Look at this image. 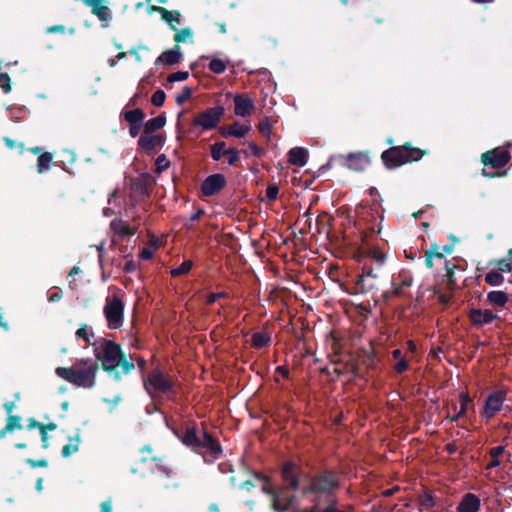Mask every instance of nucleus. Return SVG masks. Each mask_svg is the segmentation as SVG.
I'll list each match as a JSON object with an SVG mask.
<instances>
[{
	"label": "nucleus",
	"mask_w": 512,
	"mask_h": 512,
	"mask_svg": "<svg viewBox=\"0 0 512 512\" xmlns=\"http://www.w3.org/2000/svg\"><path fill=\"white\" fill-rule=\"evenodd\" d=\"M113 232L120 237L133 236L136 233V228L130 227L125 221L114 219L110 223Z\"/></svg>",
	"instance_id": "nucleus-25"
},
{
	"label": "nucleus",
	"mask_w": 512,
	"mask_h": 512,
	"mask_svg": "<svg viewBox=\"0 0 512 512\" xmlns=\"http://www.w3.org/2000/svg\"><path fill=\"white\" fill-rule=\"evenodd\" d=\"M444 254L440 252V247L436 243H432L430 249L425 252V265L427 268L432 269L434 267V261L443 260Z\"/></svg>",
	"instance_id": "nucleus-27"
},
{
	"label": "nucleus",
	"mask_w": 512,
	"mask_h": 512,
	"mask_svg": "<svg viewBox=\"0 0 512 512\" xmlns=\"http://www.w3.org/2000/svg\"><path fill=\"white\" fill-rule=\"evenodd\" d=\"M261 491L264 494L271 496V499H274V495L276 494L277 488H274L270 483H263Z\"/></svg>",
	"instance_id": "nucleus-64"
},
{
	"label": "nucleus",
	"mask_w": 512,
	"mask_h": 512,
	"mask_svg": "<svg viewBox=\"0 0 512 512\" xmlns=\"http://www.w3.org/2000/svg\"><path fill=\"white\" fill-rule=\"evenodd\" d=\"M391 355H392L393 359L397 361L395 363V365L393 366V369L397 374H402L410 368L409 361L403 355L401 349H394L391 352Z\"/></svg>",
	"instance_id": "nucleus-26"
},
{
	"label": "nucleus",
	"mask_w": 512,
	"mask_h": 512,
	"mask_svg": "<svg viewBox=\"0 0 512 512\" xmlns=\"http://www.w3.org/2000/svg\"><path fill=\"white\" fill-rule=\"evenodd\" d=\"M98 370L97 362L90 358H83L77 360L71 367H57L55 373L58 377L77 387L90 389L96 384Z\"/></svg>",
	"instance_id": "nucleus-3"
},
{
	"label": "nucleus",
	"mask_w": 512,
	"mask_h": 512,
	"mask_svg": "<svg viewBox=\"0 0 512 512\" xmlns=\"http://www.w3.org/2000/svg\"><path fill=\"white\" fill-rule=\"evenodd\" d=\"M308 484L302 488V495H323L322 499H337L336 491L340 488V478L336 471L325 469L314 475H306Z\"/></svg>",
	"instance_id": "nucleus-4"
},
{
	"label": "nucleus",
	"mask_w": 512,
	"mask_h": 512,
	"mask_svg": "<svg viewBox=\"0 0 512 512\" xmlns=\"http://www.w3.org/2000/svg\"><path fill=\"white\" fill-rule=\"evenodd\" d=\"M225 155H228V165L230 166L236 165L240 160L239 151L236 148L226 149Z\"/></svg>",
	"instance_id": "nucleus-54"
},
{
	"label": "nucleus",
	"mask_w": 512,
	"mask_h": 512,
	"mask_svg": "<svg viewBox=\"0 0 512 512\" xmlns=\"http://www.w3.org/2000/svg\"><path fill=\"white\" fill-rule=\"evenodd\" d=\"M445 268H446V274L444 275L446 287L449 290H454L457 287L456 281H455V269L458 268L457 265L451 263L449 260H445Z\"/></svg>",
	"instance_id": "nucleus-30"
},
{
	"label": "nucleus",
	"mask_w": 512,
	"mask_h": 512,
	"mask_svg": "<svg viewBox=\"0 0 512 512\" xmlns=\"http://www.w3.org/2000/svg\"><path fill=\"white\" fill-rule=\"evenodd\" d=\"M340 163L350 170L356 172L364 171L370 164L369 157L366 153H350L347 156H339Z\"/></svg>",
	"instance_id": "nucleus-15"
},
{
	"label": "nucleus",
	"mask_w": 512,
	"mask_h": 512,
	"mask_svg": "<svg viewBox=\"0 0 512 512\" xmlns=\"http://www.w3.org/2000/svg\"><path fill=\"white\" fill-rule=\"evenodd\" d=\"M254 110V103L249 97L236 95L234 97V113L240 117L249 116Z\"/></svg>",
	"instance_id": "nucleus-21"
},
{
	"label": "nucleus",
	"mask_w": 512,
	"mask_h": 512,
	"mask_svg": "<svg viewBox=\"0 0 512 512\" xmlns=\"http://www.w3.org/2000/svg\"><path fill=\"white\" fill-rule=\"evenodd\" d=\"M503 401L504 397L502 392L496 391L491 393L486 399L482 415L487 419H491L501 410Z\"/></svg>",
	"instance_id": "nucleus-18"
},
{
	"label": "nucleus",
	"mask_w": 512,
	"mask_h": 512,
	"mask_svg": "<svg viewBox=\"0 0 512 512\" xmlns=\"http://www.w3.org/2000/svg\"><path fill=\"white\" fill-rule=\"evenodd\" d=\"M496 264L497 271L500 273L510 272L512 270V263L506 258H502L496 261H491L490 266Z\"/></svg>",
	"instance_id": "nucleus-46"
},
{
	"label": "nucleus",
	"mask_w": 512,
	"mask_h": 512,
	"mask_svg": "<svg viewBox=\"0 0 512 512\" xmlns=\"http://www.w3.org/2000/svg\"><path fill=\"white\" fill-rule=\"evenodd\" d=\"M469 320L473 326L482 327L491 324L493 321L498 319V315L492 310L479 308H472L468 314Z\"/></svg>",
	"instance_id": "nucleus-16"
},
{
	"label": "nucleus",
	"mask_w": 512,
	"mask_h": 512,
	"mask_svg": "<svg viewBox=\"0 0 512 512\" xmlns=\"http://www.w3.org/2000/svg\"><path fill=\"white\" fill-rule=\"evenodd\" d=\"M169 13L170 15L166 16V18H162V20L167 22L171 30L177 31V26L181 24V13L179 10H169Z\"/></svg>",
	"instance_id": "nucleus-38"
},
{
	"label": "nucleus",
	"mask_w": 512,
	"mask_h": 512,
	"mask_svg": "<svg viewBox=\"0 0 512 512\" xmlns=\"http://www.w3.org/2000/svg\"><path fill=\"white\" fill-rule=\"evenodd\" d=\"M271 123L269 121V118L268 117H265L263 118L259 124H258V130L259 132L263 135V136H266L267 138L270 137V134H271Z\"/></svg>",
	"instance_id": "nucleus-51"
},
{
	"label": "nucleus",
	"mask_w": 512,
	"mask_h": 512,
	"mask_svg": "<svg viewBox=\"0 0 512 512\" xmlns=\"http://www.w3.org/2000/svg\"><path fill=\"white\" fill-rule=\"evenodd\" d=\"M166 99L165 92L163 90H156L151 97V103L156 107L163 106Z\"/></svg>",
	"instance_id": "nucleus-50"
},
{
	"label": "nucleus",
	"mask_w": 512,
	"mask_h": 512,
	"mask_svg": "<svg viewBox=\"0 0 512 512\" xmlns=\"http://www.w3.org/2000/svg\"><path fill=\"white\" fill-rule=\"evenodd\" d=\"M192 94H193L192 88L189 86H184L182 88V91L176 96L177 105H179V106L183 105L186 101H188L192 97Z\"/></svg>",
	"instance_id": "nucleus-45"
},
{
	"label": "nucleus",
	"mask_w": 512,
	"mask_h": 512,
	"mask_svg": "<svg viewBox=\"0 0 512 512\" xmlns=\"http://www.w3.org/2000/svg\"><path fill=\"white\" fill-rule=\"evenodd\" d=\"M279 187L276 184H269L266 188V198L269 201H275L278 197Z\"/></svg>",
	"instance_id": "nucleus-57"
},
{
	"label": "nucleus",
	"mask_w": 512,
	"mask_h": 512,
	"mask_svg": "<svg viewBox=\"0 0 512 512\" xmlns=\"http://www.w3.org/2000/svg\"><path fill=\"white\" fill-rule=\"evenodd\" d=\"M166 123V116L164 113L149 119L144 124V133L145 134H152L158 130H160Z\"/></svg>",
	"instance_id": "nucleus-28"
},
{
	"label": "nucleus",
	"mask_w": 512,
	"mask_h": 512,
	"mask_svg": "<svg viewBox=\"0 0 512 512\" xmlns=\"http://www.w3.org/2000/svg\"><path fill=\"white\" fill-rule=\"evenodd\" d=\"M53 162V154L50 152H43L37 159V172L42 174L48 170Z\"/></svg>",
	"instance_id": "nucleus-34"
},
{
	"label": "nucleus",
	"mask_w": 512,
	"mask_h": 512,
	"mask_svg": "<svg viewBox=\"0 0 512 512\" xmlns=\"http://www.w3.org/2000/svg\"><path fill=\"white\" fill-rule=\"evenodd\" d=\"M79 433L75 435L74 438L69 437V443L64 445L61 451V454L64 458L69 457L71 454L75 453L79 449Z\"/></svg>",
	"instance_id": "nucleus-36"
},
{
	"label": "nucleus",
	"mask_w": 512,
	"mask_h": 512,
	"mask_svg": "<svg viewBox=\"0 0 512 512\" xmlns=\"http://www.w3.org/2000/svg\"><path fill=\"white\" fill-rule=\"evenodd\" d=\"M226 154V143L219 141L210 146V155L214 161H219Z\"/></svg>",
	"instance_id": "nucleus-37"
},
{
	"label": "nucleus",
	"mask_w": 512,
	"mask_h": 512,
	"mask_svg": "<svg viewBox=\"0 0 512 512\" xmlns=\"http://www.w3.org/2000/svg\"><path fill=\"white\" fill-rule=\"evenodd\" d=\"M182 57L183 54L181 53L180 46L176 44L172 49L166 50L163 53H161L155 60V65L159 66L163 64L167 66H173L180 63Z\"/></svg>",
	"instance_id": "nucleus-19"
},
{
	"label": "nucleus",
	"mask_w": 512,
	"mask_h": 512,
	"mask_svg": "<svg viewBox=\"0 0 512 512\" xmlns=\"http://www.w3.org/2000/svg\"><path fill=\"white\" fill-rule=\"evenodd\" d=\"M188 77H189L188 71H177V72L169 74L167 77V81L169 83H174V82H178V81H184V80L188 79Z\"/></svg>",
	"instance_id": "nucleus-52"
},
{
	"label": "nucleus",
	"mask_w": 512,
	"mask_h": 512,
	"mask_svg": "<svg viewBox=\"0 0 512 512\" xmlns=\"http://www.w3.org/2000/svg\"><path fill=\"white\" fill-rule=\"evenodd\" d=\"M227 297H228V293L225 291H221V292H217V293H210L207 295L205 303H206V305H212L219 299L227 298Z\"/></svg>",
	"instance_id": "nucleus-55"
},
{
	"label": "nucleus",
	"mask_w": 512,
	"mask_h": 512,
	"mask_svg": "<svg viewBox=\"0 0 512 512\" xmlns=\"http://www.w3.org/2000/svg\"><path fill=\"white\" fill-rule=\"evenodd\" d=\"M487 301L495 307H504L508 302V296L503 291H490L487 294Z\"/></svg>",
	"instance_id": "nucleus-31"
},
{
	"label": "nucleus",
	"mask_w": 512,
	"mask_h": 512,
	"mask_svg": "<svg viewBox=\"0 0 512 512\" xmlns=\"http://www.w3.org/2000/svg\"><path fill=\"white\" fill-rule=\"evenodd\" d=\"M459 398H460V409L458 411V416H464L467 411V406L469 403L472 402V399L469 396V394L465 393V392H461Z\"/></svg>",
	"instance_id": "nucleus-49"
},
{
	"label": "nucleus",
	"mask_w": 512,
	"mask_h": 512,
	"mask_svg": "<svg viewBox=\"0 0 512 512\" xmlns=\"http://www.w3.org/2000/svg\"><path fill=\"white\" fill-rule=\"evenodd\" d=\"M26 462L32 467V468H36V467H42V468H45L48 466V461L46 459H38V460H35V459H27Z\"/></svg>",
	"instance_id": "nucleus-62"
},
{
	"label": "nucleus",
	"mask_w": 512,
	"mask_h": 512,
	"mask_svg": "<svg viewBox=\"0 0 512 512\" xmlns=\"http://www.w3.org/2000/svg\"><path fill=\"white\" fill-rule=\"evenodd\" d=\"M103 312L110 329H117L122 325L124 303L118 296L107 297Z\"/></svg>",
	"instance_id": "nucleus-8"
},
{
	"label": "nucleus",
	"mask_w": 512,
	"mask_h": 512,
	"mask_svg": "<svg viewBox=\"0 0 512 512\" xmlns=\"http://www.w3.org/2000/svg\"><path fill=\"white\" fill-rule=\"evenodd\" d=\"M224 112L225 109L221 105L208 108L194 118L193 125L200 126L204 130H212L217 127L224 115Z\"/></svg>",
	"instance_id": "nucleus-9"
},
{
	"label": "nucleus",
	"mask_w": 512,
	"mask_h": 512,
	"mask_svg": "<svg viewBox=\"0 0 512 512\" xmlns=\"http://www.w3.org/2000/svg\"><path fill=\"white\" fill-rule=\"evenodd\" d=\"M76 337L78 339H83L87 344H90V335L87 331V325L81 324L80 327L76 331Z\"/></svg>",
	"instance_id": "nucleus-59"
},
{
	"label": "nucleus",
	"mask_w": 512,
	"mask_h": 512,
	"mask_svg": "<svg viewBox=\"0 0 512 512\" xmlns=\"http://www.w3.org/2000/svg\"><path fill=\"white\" fill-rule=\"evenodd\" d=\"M290 488L281 486L277 488L274 499H271V509L275 512L289 511L296 502V495L289 492Z\"/></svg>",
	"instance_id": "nucleus-13"
},
{
	"label": "nucleus",
	"mask_w": 512,
	"mask_h": 512,
	"mask_svg": "<svg viewBox=\"0 0 512 512\" xmlns=\"http://www.w3.org/2000/svg\"><path fill=\"white\" fill-rule=\"evenodd\" d=\"M140 50L149 51V47H148V46H146V45H142V44H140V45H138V46H136V47H132V48L129 50V53L135 57V60H136L137 62H141V61H142V58H141V56H140V54H139V51H140Z\"/></svg>",
	"instance_id": "nucleus-60"
},
{
	"label": "nucleus",
	"mask_w": 512,
	"mask_h": 512,
	"mask_svg": "<svg viewBox=\"0 0 512 512\" xmlns=\"http://www.w3.org/2000/svg\"><path fill=\"white\" fill-rule=\"evenodd\" d=\"M333 221H334V217L327 212H324L317 217L318 225H325L327 227H331Z\"/></svg>",
	"instance_id": "nucleus-56"
},
{
	"label": "nucleus",
	"mask_w": 512,
	"mask_h": 512,
	"mask_svg": "<svg viewBox=\"0 0 512 512\" xmlns=\"http://www.w3.org/2000/svg\"><path fill=\"white\" fill-rule=\"evenodd\" d=\"M192 266H193V262L191 260H185L178 267L172 269L170 274L173 277L188 274L190 272Z\"/></svg>",
	"instance_id": "nucleus-42"
},
{
	"label": "nucleus",
	"mask_w": 512,
	"mask_h": 512,
	"mask_svg": "<svg viewBox=\"0 0 512 512\" xmlns=\"http://www.w3.org/2000/svg\"><path fill=\"white\" fill-rule=\"evenodd\" d=\"M95 362H100L101 369L105 371L114 381L120 382L122 375H127L135 369L133 357L122 349L121 344L113 340L101 338L96 344H92Z\"/></svg>",
	"instance_id": "nucleus-1"
},
{
	"label": "nucleus",
	"mask_w": 512,
	"mask_h": 512,
	"mask_svg": "<svg viewBox=\"0 0 512 512\" xmlns=\"http://www.w3.org/2000/svg\"><path fill=\"white\" fill-rule=\"evenodd\" d=\"M152 460L155 461V463H156L155 469L158 473H160L167 479H169L173 476L174 472H173L171 465H169L167 462H165L164 459L159 458V457H152Z\"/></svg>",
	"instance_id": "nucleus-32"
},
{
	"label": "nucleus",
	"mask_w": 512,
	"mask_h": 512,
	"mask_svg": "<svg viewBox=\"0 0 512 512\" xmlns=\"http://www.w3.org/2000/svg\"><path fill=\"white\" fill-rule=\"evenodd\" d=\"M419 504L422 508L431 509L436 505L435 497L430 491H425L419 496Z\"/></svg>",
	"instance_id": "nucleus-40"
},
{
	"label": "nucleus",
	"mask_w": 512,
	"mask_h": 512,
	"mask_svg": "<svg viewBox=\"0 0 512 512\" xmlns=\"http://www.w3.org/2000/svg\"><path fill=\"white\" fill-rule=\"evenodd\" d=\"M192 35H193V31L189 27H186L181 30L177 29V31H175L173 39L178 44L181 42H185L186 38L192 37Z\"/></svg>",
	"instance_id": "nucleus-47"
},
{
	"label": "nucleus",
	"mask_w": 512,
	"mask_h": 512,
	"mask_svg": "<svg viewBox=\"0 0 512 512\" xmlns=\"http://www.w3.org/2000/svg\"><path fill=\"white\" fill-rule=\"evenodd\" d=\"M249 148L251 149L253 156L257 158H261L265 154V150L254 142L249 143Z\"/></svg>",
	"instance_id": "nucleus-61"
},
{
	"label": "nucleus",
	"mask_w": 512,
	"mask_h": 512,
	"mask_svg": "<svg viewBox=\"0 0 512 512\" xmlns=\"http://www.w3.org/2000/svg\"><path fill=\"white\" fill-rule=\"evenodd\" d=\"M143 386L151 398L158 394L170 396L175 394V380L172 376L165 374L161 369H153L148 376H143Z\"/></svg>",
	"instance_id": "nucleus-7"
},
{
	"label": "nucleus",
	"mask_w": 512,
	"mask_h": 512,
	"mask_svg": "<svg viewBox=\"0 0 512 512\" xmlns=\"http://www.w3.org/2000/svg\"><path fill=\"white\" fill-rule=\"evenodd\" d=\"M0 87L5 93L11 91V79L7 73H0Z\"/></svg>",
	"instance_id": "nucleus-58"
},
{
	"label": "nucleus",
	"mask_w": 512,
	"mask_h": 512,
	"mask_svg": "<svg viewBox=\"0 0 512 512\" xmlns=\"http://www.w3.org/2000/svg\"><path fill=\"white\" fill-rule=\"evenodd\" d=\"M302 468L292 460L284 461L280 468L283 486L289 487L292 491H297L300 487V475Z\"/></svg>",
	"instance_id": "nucleus-10"
},
{
	"label": "nucleus",
	"mask_w": 512,
	"mask_h": 512,
	"mask_svg": "<svg viewBox=\"0 0 512 512\" xmlns=\"http://www.w3.org/2000/svg\"><path fill=\"white\" fill-rule=\"evenodd\" d=\"M162 143V135H151L143 133L138 140V146L146 152L154 151L158 146H161Z\"/></svg>",
	"instance_id": "nucleus-22"
},
{
	"label": "nucleus",
	"mask_w": 512,
	"mask_h": 512,
	"mask_svg": "<svg viewBox=\"0 0 512 512\" xmlns=\"http://www.w3.org/2000/svg\"><path fill=\"white\" fill-rule=\"evenodd\" d=\"M288 162L292 165L303 167L308 160V150L303 147H294L288 152Z\"/></svg>",
	"instance_id": "nucleus-24"
},
{
	"label": "nucleus",
	"mask_w": 512,
	"mask_h": 512,
	"mask_svg": "<svg viewBox=\"0 0 512 512\" xmlns=\"http://www.w3.org/2000/svg\"><path fill=\"white\" fill-rule=\"evenodd\" d=\"M312 506L307 509H296L293 512H336L338 506V499H325L321 496H314L311 499Z\"/></svg>",
	"instance_id": "nucleus-17"
},
{
	"label": "nucleus",
	"mask_w": 512,
	"mask_h": 512,
	"mask_svg": "<svg viewBox=\"0 0 512 512\" xmlns=\"http://www.w3.org/2000/svg\"><path fill=\"white\" fill-rule=\"evenodd\" d=\"M504 277L502 273L496 271H490L485 276V282L491 286H499L503 283Z\"/></svg>",
	"instance_id": "nucleus-43"
},
{
	"label": "nucleus",
	"mask_w": 512,
	"mask_h": 512,
	"mask_svg": "<svg viewBox=\"0 0 512 512\" xmlns=\"http://www.w3.org/2000/svg\"><path fill=\"white\" fill-rule=\"evenodd\" d=\"M125 121L129 123H142L145 118V113L141 108L125 111L122 113Z\"/></svg>",
	"instance_id": "nucleus-35"
},
{
	"label": "nucleus",
	"mask_w": 512,
	"mask_h": 512,
	"mask_svg": "<svg viewBox=\"0 0 512 512\" xmlns=\"http://www.w3.org/2000/svg\"><path fill=\"white\" fill-rule=\"evenodd\" d=\"M131 188L134 192L138 193L142 197L148 196V184L143 179H133L131 181Z\"/></svg>",
	"instance_id": "nucleus-39"
},
{
	"label": "nucleus",
	"mask_w": 512,
	"mask_h": 512,
	"mask_svg": "<svg viewBox=\"0 0 512 512\" xmlns=\"http://www.w3.org/2000/svg\"><path fill=\"white\" fill-rule=\"evenodd\" d=\"M227 68L226 63L219 58H213L209 63V69L215 74H222Z\"/></svg>",
	"instance_id": "nucleus-44"
},
{
	"label": "nucleus",
	"mask_w": 512,
	"mask_h": 512,
	"mask_svg": "<svg viewBox=\"0 0 512 512\" xmlns=\"http://www.w3.org/2000/svg\"><path fill=\"white\" fill-rule=\"evenodd\" d=\"M180 439L185 446L194 452L205 449L213 459H218L223 453L219 441L205 429L202 431V436H200L195 425L187 426Z\"/></svg>",
	"instance_id": "nucleus-5"
},
{
	"label": "nucleus",
	"mask_w": 512,
	"mask_h": 512,
	"mask_svg": "<svg viewBox=\"0 0 512 512\" xmlns=\"http://www.w3.org/2000/svg\"><path fill=\"white\" fill-rule=\"evenodd\" d=\"M92 13L94 15H96L99 18L100 21H103V22L109 21L112 18L110 9L106 5H101V6L94 7L92 9Z\"/></svg>",
	"instance_id": "nucleus-41"
},
{
	"label": "nucleus",
	"mask_w": 512,
	"mask_h": 512,
	"mask_svg": "<svg viewBox=\"0 0 512 512\" xmlns=\"http://www.w3.org/2000/svg\"><path fill=\"white\" fill-rule=\"evenodd\" d=\"M170 166V162L164 154H161L156 159V172L161 173Z\"/></svg>",
	"instance_id": "nucleus-53"
},
{
	"label": "nucleus",
	"mask_w": 512,
	"mask_h": 512,
	"mask_svg": "<svg viewBox=\"0 0 512 512\" xmlns=\"http://www.w3.org/2000/svg\"><path fill=\"white\" fill-rule=\"evenodd\" d=\"M249 130L250 126L240 124L239 122H234L233 124L227 127H221L219 129V132L224 138H228L231 136L236 138H242L249 132Z\"/></svg>",
	"instance_id": "nucleus-23"
},
{
	"label": "nucleus",
	"mask_w": 512,
	"mask_h": 512,
	"mask_svg": "<svg viewBox=\"0 0 512 512\" xmlns=\"http://www.w3.org/2000/svg\"><path fill=\"white\" fill-rule=\"evenodd\" d=\"M149 12L159 13L161 15V19L166 18V16L170 15L169 10L162 6L151 5L149 6Z\"/></svg>",
	"instance_id": "nucleus-63"
},
{
	"label": "nucleus",
	"mask_w": 512,
	"mask_h": 512,
	"mask_svg": "<svg viewBox=\"0 0 512 512\" xmlns=\"http://www.w3.org/2000/svg\"><path fill=\"white\" fill-rule=\"evenodd\" d=\"M511 159V154L508 148L497 147L488 150L481 155V162L485 167L494 169H501L505 167Z\"/></svg>",
	"instance_id": "nucleus-11"
},
{
	"label": "nucleus",
	"mask_w": 512,
	"mask_h": 512,
	"mask_svg": "<svg viewBox=\"0 0 512 512\" xmlns=\"http://www.w3.org/2000/svg\"><path fill=\"white\" fill-rule=\"evenodd\" d=\"M480 507V498L474 493H466L457 506V512H478Z\"/></svg>",
	"instance_id": "nucleus-20"
},
{
	"label": "nucleus",
	"mask_w": 512,
	"mask_h": 512,
	"mask_svg": "<svg viewBox=\"0 0 512 512\" xmlns=\"http://www.w3.org/2000/svg\"><path fill=\"white\" fill-rule=\"evenodd\" d=\"M426 154H428L427 150L414 147L410 142H407L401 146H392L383 151L381 159L388 169H394L406 163L419 161Z\"/></svg>",
	"instance_id": "nucleus-6"
},
{
	"label": "nucleus",
	"mask_w": 512,
	"mask_h": 512,
	"mask_svg": "<svg viewBox=\"0 0 512 512\" xmlns=\"http://www.w3.org/2000/svg\"><path fill=\"white\" fill-rule=\"evenodd\" d=\"M21 417L18 415H9L6 422V430L14 431L15 429H22L20 423Z\"/></svg>",
	"instance_id": "nucleus-48"
},
{
	"label": "nucleus",
	"mask_w": 512,
	"mask_h": 512,
	"mask_svg": "<svg viewBox=\"0 0 512 512\" xmlns=\"http://www.w3.org/2000/svg\"><path fill=\"white\" fill-rule=\"evenodd\" d=\"M505 451V447L503 445H499L493 447L489 450V455L491 457V461L487 464L486 469L491 470L500 465L499 456H501Z\"/></svg>",
	"instance_id": "nucleus-33"
},
{
	"label": "nucleus",
	"mask_w": 512,
	"mask_h": 512,
	"mask_svg": "<svg viewBox=\"0 0 512 512\" xmlns=\"http://www.w3.org/2000/svg\"><path fill=\"white\" fill-rule=\"evenodd\" d=\"M227 185L226 177L221 173L211 174L201 183L200 190L203 196L211 197L218 194Z\"/></svg>",
	"instance_id": "nucleus-14"
},
{
	"label": "nucleus",
	"mask_w": 512,
	"mask_h": 512,
	"mask_svg": "<svg viewBox=\"0 0 512 512\" xmlns=\"http://www.w3.org/2000/svg\"><path fill=\"white\" fill-rule=\"evenodd\" d=\"M271 336L264 332H255L251 337V345L255 349L268 347L271 344Z\"/></svg>",
	"instance_id": "nucleus-29"
},
{
	"label": "nucleus",
	"mask_w": 512,
	"mask_h": 512,
	"mask_svg": "<svg viewBox=\"0 0 512 512\" xmlns=\"http://www.w3.org/2000/svg\"><path fill=\"white\" fill-rule=\"evenodd\" d=\"M367 234L363 233L362 247L358 252V260L362 265V273L355 281V293H367L375 288L377 271L385 264L387 255L377 246H370L366 240Z\"/></svg>",
	"instance_id": "nucleus-2"
},
{
	"label": "nucleus",
	"mask_w": 512,
	"mask_h": 512,
	"mask_svg": "<svg viewBox=\"0 0 512 512\" xmlns=\"http://www.w3.org/2000/svg\"><path fill=\"white\" fill-rule=\"evenodd\" d=\"M413 283V276L411 272L407 269H402L398 272V274L393 275L391 279V291H387L384 293V297L386 299L391 296H402L404 294V289L408 288Z\"/></svg>",
	"instance_id": "nucleus-12"
}]
</instances>
